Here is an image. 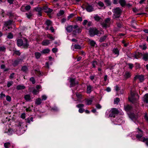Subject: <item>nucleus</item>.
Wrapping results in <instances>:
<instances>
[{
  "mask_svg": "<svg viewBox=\"0 0 148 148\" xmlns=\"http://www.w3.org/2000/svg\"><path fill=\"white\" fill-rule=\"evenodd\" d=\"M14 54L17 55L18 56H20L21 55V53L19 51L15 50L14 51Z\"/></svg>",
  "mask_w": 148,
  "mask_h": 148,
  "instance_id": "nucleus-49",
  "label": "nucleus"
},
{
  "mask_svg": "<svg viewBox=\"0 0 148 148\" xmlns=\"http://www.w3.org/2000/svg\"><path fill=\"white\" fill-rule=\"evenodd\" d=\"M144 101L146 103H148V94H146L144 96Z\"/></svg>",
  "mask_w": 148,
  "mask_h": 148,
  "instance_id": "nucleus-31",
  "label": "nucleus"
},
{
  "mask_svg": "<svg viewBox=\"0 0 148 148\" xmlns=\"http://www.w3.org/2000/svg\"><path fill=\"white\" fill-rule=\"evenodd\" d=\"M93 87L90 85H88L87 86V93H90L92 90Z\"/></svg>",
  "mask_w": 148,
  "mask_h": 148,
  "instance_id": "nucleus-16",
  "label": "nucleus"
},
{
  "mask_svg": "<svg viewBox=\"0 0 148 148\" xmlns=\"http://www.w3.org/2000/svg\"><path fill=\"white\" fill-rule=\"evenodd\" d=\"M50 44V40H44L42 42V44L44 46H47Z\"/></svg>",
  "mask_w": 148,
  "mask_h": 148,
  "instance_id": "nucleus-18",
  "label": "nucleus"
},
{
  "mask_svg": "<svg viewBox=\"0 0 148 148\" xmlns=\"http://www.w3.org/2000/svg\"><path fill=\"white\" fill-rule=\"evenodd\" d=\"M43 10H44L45 12L47 13H51L53 11L52 10L48 8L47 6H45L43 7Z\"/></svg>",
  "mask_w": 148,
  "mask_h": 148,
  "instance_id": "nucleus-17",
  "label": "nucleus"
},
{
  "mask_svg": "<svg viewBox=\"0 0 148 148\" xmlns=\"http://www.w3.org/2000/svg\"><path fill=\"white\" fill-rule=\"evenodd\" d=\"M4 145L5 148H9L10 146V144L9 142L5 143H4Z\"/></svg>",
  "mask_w": 148,
  "mask_h": 148,
  "instance_id": "nucleus-40",
  "label": "nucleus"
},
{
  "mask_svg": "<svg viewBox=\"0 0 148 148\" xmlns=\"http://www.w3.org/2000/svg\"><path fill=\"white\" fill-rule=\"evenodd\" d=\"M25 8L26 10L28 11L31 8V6L29 5H27L25 7Z\"/></svg>",
  "mask_w": 148,
  "mask_h": 148,
  "instance_id": "nucleus-54",
  "label": "nucleus"
},
{
  "mask_svg": "<svg viewBox=\"0 0 148 148\" xmlns=\"http://www.w3.org/2000/svg\"><path fill=\"white\" fill-rule=\"evenodd\" d=\"M13 130L11 129H9L8 131L5 132V133H7L8 135H11L13 133Z\"/></svg>",
  "mask_w": 148,
  "mask_h": 148,
  "instance_id": "nucleus-26",
  "label": "nucleus"
},
{
  "mask_svg": "<svg viewBox=\"0 0 148 148\" xmlns=\"http://www.w3.org/2000/svg\"><path fill=\"white\" fill-rule=\"evenodd\" d=\"M16 43L18 47L22 46L24 49H27L29 46L28 41L26 38H24L23 40L21 39L17 40Z\"/></svg>",
  "mask_w": 148,
  "mask_h": 148,
  "instance_id": "nucleus-1",
  "label": "nucleus"
},
{
  "mask_svg": "<svg viewBox=\"0 0 148 148\" xmlns=\"http://www.w3.org/2000/svg\"><path fill=\"white\" fill-rule=\"evenodd\" d=\"M25 87L23 85H18L17 86L16 89L17 90H21L25 89Z\"/></svg>",
  "mask_w": 148,
  "mask_h": 148,
  "instance_id": "nucleus-35",
  "label": "nucleus"
},
{
  "mask_svg": "<svg viewBox=\"0 0 148 148\" xmlns=\"http://www.w3.org/2000/svg\"><path fill=\"white\" fill-rule=\"evenodd\" d=\"M86 9L88 12H91L94 10L93 6L92 5L88 4L86 5Z\"/></svg>",
  "mask_w": 148,
  "mask_h": 148,
  "instance_id": "nucleus-12",
  "label": "nucleus"
},
{
  "mask_svg": "<svg viewBox=\"0 0 148 148\" xmlns=\"http://www.w3.org/2000/svg\"><path fill=\"white\" fill-rule=\"evenodd\" d=\"M76 96L78 98L77 101L79 102L81 101V99H82V95L79 93H77L76 94Z\"/></svg>",
  "mask_w": 148,
  "mask_h": 148,
  "instance_id": "nucleus-23",
  "label": "nucleus"
},
{
  "mask_svg": "<svg viewBox=\"0 0 148 148\" xmlns=\"http://www.w3.org/2000/svg\"><path fill=\"white\" fill-rule=\"evenodd\" d=\"M70 87H72L75 85V84H77V83H75V79L73 78H71L70 79Z\"/></svg>",
  "mask_w": 148,
  "mask_h": 148,
  "instance_id": "nucleus-19",
  "label": "nucleus"
},
{
  "mask_svg": "<svg viewBox=\"0 0 148 148\" xmlns=\"http://www.w3.org/2000/svg\"><path fill=\"white\" fill-rule=\"evenodd\" d=\"M136 97H138V95L137 94H136L135 93L131 91L130 95L128 98L129 100L133 103L136 102L137 101Z\"/></svg>",
  "mask_w": 148,
  "mask_h": 148,
  "instance_id": "nucleus-3",
  "label": "nucleus"
},
{
  "mask_svg": "<svg viewBox=\"0 0 148 148\" xmlns=\"http://www.w3.org/2000/svg\"><path fill=\"white\" fill-rule=\"evenodd\" d=\"M143 141L145 142L146 145L148 146V138H144L143 140Z\"/></svg>",
  "mask_w": 148,
  "mask_h": 148,
  "instance_id": "nucleus-48",
  "label": "nucleus"
},
{
  "mask_svg": "<svg viewBox=\"0 0 148 148\" xmlns=\"http://www.w3.org/2000/svg\"><path fill=\"white\" fill-rule=\"evenodd\" d=\"M26 15L27 16V17L28 18H30L31 16H32V14L31 13H26Z\"/></svg>",
  "mask_w": 148,
  "mask_h": 148,
  "instance_id": "nucleus-55",
  "label": "nucleus"
},
{
  "mask_svg": "<svg viewBox=\"0 0 148 148\" xmlns=\"http://www.w3.org/2000/svg\"><path fill=\"white\" fill-rule=\"evenodd\" d=\"M21 60V59H18L15 60L13 62L12 65L14 66H17Z\"/></svg>",
  "mask_w": 148,
  "mask_h": 148,
  "instance_id": "nucleus-22",
  "label": "nucleus"
},
{
  "mask_svg": "<svg viewBox=\"0 0 148 148\" xmlns=\"http://www.w3.org/2000/svg\"><path fill=\"white\" fill-rule=\"evenodd\" d=\"M47 37L48 38H49L52 40H54L55 39L54 37H53L51 34H48L47 35Z\"/></svg>",
  "mask_w": 148,
  "mask_h": 148,
  "instance_id": "nucleus-44",
  "label": "nucleus"
},
{
  "mask_svg": "<svg viewBox=\"0 0 148 148\" xmlns=\"http://www.w3.org/2000/svg\"><path fill=\"white\" fill-rule=\"evenodd\" d=\"M5 50V48L4 46L0 47V51H4Z\"/></svg>",
  "mask_w": 148,
  "mask_h": 148,
  "instance_id": "nucleus-56",
  "label": "nucleus"
},
{
  "mask_svg": "<svg viewBox=\"0 0 148 148\" xmlns=\"http://www.w3.org/2000/svg\"><path fill=\"white\" fill-rule=\"evenodd\" d=\"M21 70L25 73H27L28 70L27 67L26 66H23Z\"/></svg>",
  "mask_w": 148,
  "mask_h": 148,
  "instance_id": "nucleus-36",
  "label": "nucleus"
},
{
  "mask_svg": "<svg viewBox=\"0 0 148 148\" xmlns=\"http://www.w3.org/2000/svg\"><path fill=\"white\" fill-rule=\"evenodd\" d=\"M75 30H73V34L74 35H76L77 34L80 33L82 31V29L81 28L77 26V27L75 29Z\"/></svg>",
  "mask_w": 148,
  "mask_h": 148,
  "instance_id": "nucleus-11",
  "label": "nucleus"
},
{
  "mask_svg": "<svg viewBox=\"0 0 148 148\" xmlns=\"http://www.w3.org/2000/svg\"><path fill=\"white\" fill-rule=\"evenodd\" d=\"M131 76L129 72H126L124 75V77L125 79L129 78Z\"/></svg>",
  "mask_w": 148,
  "mask_h": 148,
  "instance_id": "nucleus-32",
  "label": "nucleus"
},
{
  "mask_svg": "<svg viewBox=\"0 0 148 148\" xmlns=\"http://www.w3.org/2000/svg\"><path fill=\"white\" fill-rule=\"evenodd\" d=\"M88 41L91 46H95L96 44V42L95 41L89 40Z\"/></svg>",
  "mask_w": 148,
  "mask_h": 148,
  "instance_id": "nucleus-37",
  "label": "nucleus"
},
{
  "mask_svg": "<svg viewBox=\"0 0 148 148\" xmlns=\"http://www.w3.org/2000/svg\"><path fill=\"white\" fill-rule=\"evenodd\" d=\"M108 36V35L105 34L103 36L101 37L99 40V41L101 42H104Z\"/></svg>",
  "mask_w": 148,
  "mask_h": 148,
  "instance_id": "nucleus-24",
  "label": "nucleus"
},
{
  "mask_svg": "<svg viewBox=\"0 0 148 148\" xmlns=\"http://www.w3.org/2000/svg\"><path fill=\"white\" fill-rule=\"evenodd\" d=\"M25 99L27 101H29L31 99V98L30 95H26L24 96Z\"/></svg>",
  "mask_w": 148,
  "mask_h": 148,
  "instance_id": "nucleus-25",
  "label": "nucleus"
},
{
  "mask_svg": "<svg viewBox=\"0 0 148 148\" xmlns=\"http://www.w3.org/2000/svg\"><path fill=\"white\" fill-rule=\"evenodd\" d=\"M96 108L98 109H101V105L99 104H97L96 105Z\"/></svg>",
  "mask_w": 148,
  "mask_h": 148,
  "instance_id": "nucleus-63",
  "label": "nucleus"
},
{
  "mask_svg": "<svg viewBox=\"0 0 148 148\" xmlns=\"http://www.w3.org/2000/svg\"><path fill=\"white\" fill-rule=\"evenodd\" d=\"M42 100H46L47 97L46 96V95H44L42 96Z\"/></svg>",
  "mask_w": 148,
  "mask_h": 148,
  "instance_id": "nucleus-59",
  "label": "nucleus"
},
{
  "mask_svg": "<svg viewBox=\"0 0 148 148\" xmlns=\"http://www.w3.org/2000/svg\"><path fill=\"white\" fill-rule=\"evenodd\" d=\"M92 66L94 68H95L96 67V65H98V66H99V65L98 64L97 62L96 61H94L92 62Z\"/></svg>",
  "mask_w": 148,
  "mask_h": 148,
  "instance_id": "nucleus-43",
  "label": "nucleus"
},
{
  "mask_svg": "<svg viewBox=\"0 0 148 148\" xmlns=\"http://www.w3.org/2000/svg\"><path fill=\"white\" fill-rule=\"evenodd\" d=\"M112 21L110 18H107L104 21L101 23L102 27L105 29L108 27L111 23Z\"/></svg>",
  "mask_w": 148,
  "mask_h": 148,
  "instance_id": "nucleus-4",
  "label": "nucleus"
},
{
  "mask_svg": "<svg viewBox=\"0 0 148 148\" xmlns=\"http://www.w3.org/2000/svg\"><path fill=\"white\" fill-rule=\"evenodd\" d=\"M45 24L47 25L46 27L47 30L49 29V26H52V22L50 20H47L45 23Z\"/></svg>",
  "mask_w": 148,
  "mask_h": 148,
  "instance_id": "nucleus-13",
  "label": "nucleus"
},
{
  "mask_svg": "<svg viewBox=\"0 0 148 148\" xmlns=\"http://www.w3.org/2000/svg\"><path fill=\"white\" fill-rule=\"evenodd\" d=\"M50 51V50L49 49H46L43 50L41 53H42L45 54L49 53Z\"/></svg>",
  "mask_w": 148,
  "mask_h": 148,
  "instance_id": "nucleus-28",
  "label": "nucleus"
},
{
  "mask_svg": "<svg viewBox=\"0 0 148 148\" xmlns=\"http://www.w3.org/2000/svg\"><path fill=\"white\" fill-rule=\"evenodd\" d=\"M35 55L36 58L37 59H39V58L41 55V53L39 52H35Z\"/></svg>",
  "mask_w": 148,
  "mask_h": 148,
  "instance_id": "nucleus-30",
  "label": "nucleus"
},
{
  "mask_svg": "<svg viewBox=\"0 0 148 148\" xmlns=\"http://www.w3.org/2000/svg\"><path fill=\"white\" fill-rule=\"evenodd\" d=\"M94 18L95 20L97 21H99L100 20L101 18L98 16L96 15L95 16Z\"/></svg>",
  "mask_w": 148,
  "mask_h": 148,
  "instance_id": "nucleus-53",
  "label": "nucleus"
},
{
  "mask_svg": "<svg viewBox=\"0 0 148 148\" xmlns=\"http://www.w3.org/2000/svg\"><path fill=\"white\" fill-rule=\"evenodd\" d=\"M84 106V105L82 104H79L76 106V107L79 108H82Z\"/></svg>",
  "mask_w": 148,
  "mask_h": 148,
  "instance_id": "nucleus-51",
  "label": "nucleus"
},
{
  "mask_svg": "<svg viewBox=\"0 0 148 148\" xmlns=\"http://www.w3.org/2000/svg\"><path fill=\"white\" fill-rule=\"evenodd\" d=\"M33 72L35 73V74L38 75H41L40 72L39 71L34 70L33 71Z\"/></svg>",
  "mask_w": 148,
  "mask_h": 148,
  "instance_id": "nucleus-45",
  "label": "nucleus"
},
{
  "mask_svg": "<svg viewBox=\"0 0 148 148\" xmlns=\"http://www.w3.org/2000/svg\"><path fill=\"white\" fill-rule=\"evenodd\" d=\"M6 100L8 101H10L11 100V99L10 96H7L6 97Z\"/></svg>",
  "mask_w": 148,
  "mask_h": 148,
  "instance_id": "nucleus-61",
  "label": "nucleus"
},
{
  "mask_svg": "<svg viewBox=\"0 0 148 148\" xmlns=\"http://www.w3.org/2000/svg\"><path fill=\"white\" fill-rule=\"evenodd\" d=\"M140 53H138V52L136 53V54L134 53L133 55V56H132V57H134L135 58L138 59L139 58V55H140Z\"/></svg>",
  "mask_w": 148,
  "mask_h": 148,
  "instance_id": "nucleus-38",
  "label": "nucleus"
},
{
  "mask_svg": "<svg viewBox=\"0 0 148 148\" xmlns=\"http://www.w3.org/2000/svg\"><path fill=\"white\" fill-rule=\"evenodd\" d=\"M138 79H139L140 82H142L144 80V77L143 75H136L134 77V80H135Z\"/></svg>",
  "mask_w": 148,
  "mask_h": 148,
  "instance_id": "nucleus-8",
  "label": "nucleus"
},
{
  "mask_svg": "<svg viewBox=\"0 0 148 148\" xmlns=\"http://www.w3.org/2000/svg\"><path fill=\"white\" fill-rule=\"evenodd\" d=\"M72 47L73 51L74 50V49H81L82 47L81 46L78 44H75L74 45H72Z\"/></svg>",
  "mask_w": 148,
  "mask_h": 148,
  "instance_id": "nucleus-14",
  "label": "nucleus"
},
{
  "mask_svg": "<svg viewBox=\"0 0 148 148\" xmlns=\"http://www.w3.org/2000/svg\"><path fill=\"white\" fill-rule=\"evenodd\" d=\"M58 51V49L57 48H54L52 49V51L54 53H56Z\"/></svg>",
  "mask_w": 148,
  "mask_h": 148,
  "instance_id": "nucleus-64",
  "label": "nucleus"
},
{
  "mask_svg": "<svg viewBox=\"0 0 148 148\" xmlns=\"http://www.w3.org/2000/svg\"><path fill=\"white\" fill-rule=\"evenodd\" d=\"M39 91V90H37L36 89H34L32 91V93L34 95H36L38 93Z\"/></svg>",
  "mask_w": 148,
  "mask_h": 148,
  "instance_id": "nucleus-50",
  "label": "nucleus"
},
{
  "mask_svg": "<svg viewBox=\"0 0 148 148\" xmlns=\"http://www.w3.org/2000/svg\"><path fill=\"white\" fill-rule=\"evenodd\" d=\"M86 103L87 105H90L92 102V100L91 99H86Z\"/></svg>",
  "mask_w": 148,
  "mask_h": 148,
  "instance_id": "nucleus-33",
  "label": "nucleus"
},
{
  "mask_svg": "<svg viewBox=\"0 0 148 148\" xmlns=\"http://www.w3.org/2000/svg\"><path fill=\"white\" fill-rule=\"evenodd\" d=\"M34 10L38 12H41L42 10H43V8L37 7L34 8Z\"/></svg>",
  "mask_w": 148,
  "mask_h": 148,
  "instance_id": "nucleus-27",
  "label": "nucleus"
},
{
  "mask_svg": "<svg viewBox=\"0 0 148 148\" xmlns=\"http://www.w3.org/2000/svg\"><path fill=\"white\" fill-rule=\"evenodd\" d=\"M85 111V110L83 108H79L78 111L80 113H82Z\"/></svg>",
  "mask_w": 148,
  "mask_h": 148,
  "instance_id": "nucleus-58",
  "label": "nucleus"
},
{
  "mask_svg": "<svg viewBox=\"0 0 148 148\" xmlns=\"http://www.w3.org/2000/svg\"><path fill=\"white\" fill-rule=\"evenodd\" d=\"M143 59L145 61L148 60V53H144L143 55Z\"/></svg>",
  "mask_w": 148,
  "mask_h": 148,
  "instance_id": "nucleus-21",
  "label": "nucleus"
},
{
  "mask_svg": "<svg viewBox=\"0 0 148 148\" xmlns=\"http://www.w3.org/2000/svg\"><path fill=\"white\" fill-rule=\"evenodd\" d=\"M112 53L117 57L119 54V50L117 48H114L112 50Z\"/></svg>",
  "mask_w": 148,
  "mask_h": 148,
  "instance_id": "nucleus-10",
  "label": "nucleus"
},
{
  "mask_svg": "<svg viewBox=\"0 0 148 148\" xmlns=\"http://www.w3.org/2000/svg\"><path fill=\"white\" fill-rule=\"evenodd\" d=\"M104 34L103 31L102 30L99 31L96 28H90L89 30V34L91 36H93L95 35L98 36H101Z\"/></svg>",
  "mask_w": 148,
  "mask_h": 148,
  "instance_id": "nucleus-2",
  "label": "nucleus"
},
{
  "mask_svg": "<svg viewBox=\"0 0 148 148\" xmlns=\"http://www.w3.org/2000/svg\"><path fill=\"white\" fill-rule=\"evenodd\" d=\"M51 110L54 111H57L58 110V109L57 107L55 106L51 108Z\"/></svg>",
  "mask_w": 148,
  "mask_h": 148,
  "instance_id": "nucleus-52",
  "label": "nucleus"
},
{
  "mask_svg": "<svg viewBox=\"0 0 148 148\" xmlns=\"http://www.w3.org/2000/svg\"><path fill=\"white\" fill-rule=\"evenodd\" d=\"M106 4L108 6H110L111 4V0H104Z\"/></svg>",
  "mask_w": 148,
  "mask_h": 148,
  "instance_id": "nucleus-29",
  "label": "nucleus"
},
{
  "mask_svg": "<svg viewBox=\"0 0 148 148\" xmlns=\"http://www.w3.org/2000/svg\"><path fill=\"white\" fill-rule=\"evenodd\" d=\"M64 13V11L62 10H60L59 13L57 14V15L58 16H60L63 15Z\"/></svg>",
  "mask_w": 148,
  "mask_h": 148,
  "instance_id": "nucleus-41",
  "label": "nucleus"
},
{
  "mask_svg": "<svg viewBox=\"0 0 148 148\" xmlns=\"http://www.w3.org/2000/svg\"><path fill=\"white\" fill-rule=\"evenodd\" d=\"M13 82L12 81L8 82L7 84V86L8 87H10L13 84Z\"/></svg>",
  "mask_w": 148,
  "mask_h": 148,
  "instance_id": "nucleus-57",
  "label": "nucleus"
},
{
  "mask_svg": "<svg viewBox=\"0 0 148 148\" xmlns=\"http://www.w3.org/2000/svg\"><path fill=\"white\" fill-rule=\"evenodd\" d=\"M124 108L125 111H129L131 109L132 107L130 105H127L125 106Z\"/></svg>",
  "mask_w": 148,
  "mask_h": 148,
  "instance_id": "nucleus-34",
  "label": "nucleus"
},
{
  "mask_svg": "<svg viewBox=\"0 0 148 148\" xmlns=\"http://www.w3.org/2000/svg\"><path fill=\"white\" fill-rule=\"evenodd\" d=\"M30 80L32 82L33 84L35 83V79L33 77H32L30 79Z\"/></svg>",
  "mask_w": 148,
  "mask_h": 148,
  "instance_id": "nucleus-60",
  "label": "nucleus"
},
{
  "mask_svg": "<svg viewBox=\"0 0 148 148\" xmlns=\"http://www.w3.org/2000/svg\"><path fill=\"white\" fill-rule=\"evenodd\" d=\"M97 5L101 7H104V8H105L104 3L102 2L99 1L97 3Z\"/></svg>",
  "mask_w": 148,
  "mask_h": 148,
  "instance_id": "nucleus-42",
  "label": "nucleus"
},
{
  "mask_svg": "<svg viewBox=\"0 0 148 148\" xmlns=\"http://www.w3.org/2000/svg\"><path fill=\"white\" fill-rule=\"evenodd\" d=\"M110 111L111 112L109 115V116L110 117H114L115 114H117L119 113V111L116 108H112Z\"/></svg>",
  "mask_w": 148,
  "mask_h": 148,
  "instance_id": "nucleus-6",
  "label": "nucleus"
},
{
  "mask_svg": "<svg viewBox=\"0 0 148 148\" xmlns=\"http://www.w3.org/2000/svg\"><path fill=\"white\" fill-rule=\"evenodd\" d=\"M23 123L22 122H19L16 125V131L18 130L20 131L22 128L23 127L22 125Z\"/></svg>",
  "mask_w": 148,
  "mask_h": 148,
  "instance_id": "nucleus-9",
  "label": "nucleus"
},
{
  "mask_svg": "<svg viewBox=\"0 0 148 148\" xmlns=\"http://www.w3.org/2000/svg\"><path fill=\"white\" fill-rule=\"evenodd\" d=\"M77 27V25H68L66 28L67 31L69 33L71 32L73 30V29H75Z\"/></svg>",
  "mask_w": 148,
  "mask_h": 148,
  "instance_id": "nucleus-7",
  "label": "nucleus"
},
{
  "mask_svg": "<svg viewBox=\"0 0 148 148\" xmlns=\"http://www.w3.org/2000/svg\"><path fill=\"white\" fill-rule=\"evenodd\" d=\"M119 99L118 98H116L114 100V104H117L119 101Z\"/></svg>",
  "mask_w": 148,
  "mask_h": 148,
  "instance_id": "nucleus-46",
  "label": "nucleus"
},
{
  "mask_svg": "<svg viewBox=\"0 0 148 148\" xmlns=\"http://www.w3.org/2000/svg\"><path fill=\"white\" fill-rule=\"evenodd\" d=\"M119 3L122 6H124L125 4V0H119Z\"/></svg>",
  "mask_w": 148,
  "mask_h": 148,
  "instance_id": "nucleus-39",
  "label": "nucleus"
},
{
  "mask_svg": "<svg viewBox=\"0 0 148 148\" xmlns=\"http://www.w3.org/2000/svg\"><path fill=\"white\" fill-rule=\"evenodd\" d=\"M7 38H8L11 39L13 38V35L11 33H9L7 36Z\"/></svg>",
  "mask_w": 148,
  "mask_h": 148,
  "instance_id": "nucleus-47",
  "label": "nucleus"
},
{
  "mask_svg": "<svg viewBox=\"0 0 148 148\" xmlns=\"http://www.w3.org/2000/svg\"><path fill=\"white\" fill-rule=\"evenodd\" d=\"M42 99L40 98H38L36 99L35 103L37 105H40L42 103Z\"/></svg>",
  "mask_w": 148,
  "mask_h": 148,
  "instance_id": "nucleus-20",
  "label": "nucleus"
},
{
  "mask_svg": "<svg viewBox=\"0 0 148 148\" xmlns=\"http://www.w3.org/2000/svg\"><path fill=\"white\" fill-rule=\"evenodd\" d=\"M138 132L139 134L136 135V137L138 139H140L143 136V132L138 128Z\"/></svg>",
  "mask_w": 148,
  "mask_h": 148,
  "instance_id": "nucleus-15",
  "label": "nucleus"
},
{
  "mask_svg": "<svg viewBox=\"0 0 148 148\" xmlns=\"http://www.w3.org/2000/svg\"><path fill=\"white\" fill-rule=\"evenodd\" d=\"M112 11L114 13V18H119L120 17L121 15V11L119 8H117L113 9Z\"/></svg>",
  "mask_w": 148,
  "mask_h": 148,
  "instance_id": "nucleus-5",
  "label": "nucleus"
},
{
  "mask_svg": "<svg viewBox=\"0 0 148 148\" xmlns=\"http://www.w3.org/2000/svg\"><path fill=\"white\" fill-rule=\"evenodd\" d=\"M5 96V95L3 93H1L0 94V98L1 99H2Z\"/></svg>",
  "mask_w": 148,
  "mask_h": 148,
  "instance_id": "nucleus-62",
  "label": "nucleus"
}]
</instances>
